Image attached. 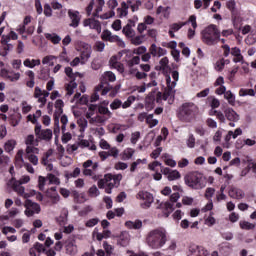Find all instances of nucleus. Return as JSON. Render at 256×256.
<instances>
[{"label":"nucleus","instance_id":"1","mask_svg":"<svg viewBox=\"0 0 256 256\" xmlns=\"http://www.w3.org/2000/svg\"><path fill=\"white\" fill-rule=\"evenodd\" d=\"M165 79L166 88L164 89V93L154 89L147 95L145 99V106L147 111L155 109V102L161 103V101H167L169 97H175V87H177V83L171 82V77Z\"/></svg>","mask_w":256,"mask_h":256},{"label":"nucleus","instance_id":"2","mask_svg":"<svg viewBox=\"0 0 256 256\" xmlns=\"http://www.w3.org/2000/svg\"><path fill=\"white\" fill-rule=\"evenodd\" d=\"M145 243L150 249H161L167 243V230L156 228L147 233Z\"/></svg>","mask_w":256,"mask_h":256},{"label":"nucleus","instance_id":"3","mask_svg":"<svg viewBox=\"0 0 256 256\" xmlns=\"http://www.w3.org/2000/svg\"><path fill=\"white\" fill-rule=\"evenodd\" d=\"M184 183L187 185V187H189V189L199 191L207 187V178L203 175V173L193 171L184 176Z\"/></svg>","mask_w":256,"mask_h":256},{"label":"nucleus","instance_id":"4","mask_svg":"<svg viewBox=\"0 0 256 256\" xmlns=\"http://www.w3.org/2000/svg\"><path fill=\"white\" fill-rule=\"evenodd\" d=\"M201 39L205 45H215L219 39H221V32L217 28V25L210 24L201 32Z\"/></svg>","mask_w":256,"mask_h":256},{"label":"nucleus","instance_id":"5","mask_svg":"<svg viewBox=\"0 0 256 256\" xmlns=\"http://www.w3.org/2000/svg\"><path fill=\"white\" fill-rule=\"evenodd\" d=\"M199 108L193 102H186L180 107L178 117L181 121L189 123L196 117Z\"/></svg>","mask_w":256,"mask_h":256},{"label":"nucleus","instance_id":"6","mask_svg":"<svg viewBox=\"0 0 256 256\" xmlns=\"http://www.w3.org/2000/svg\"><path fill=\"white\" fill-rule=\"evenodd\" d=\"M210 115H215L220 123H226V121H239V114L233 110V108L226 107L222 111L214 110L210 113Z\"/></svg>","mask_w":256,"mask_h":256},{"label":"nucleus","instance_id":"7","mask_svg":"<svg viewBox=\"0 0 256 256\" xmlns=\"http://www.w3.org/2000/svg\"><path fill=\"white\" fill-rule=\"evenodd\" d=\"M116 79L115 73L111 71L105 72L100 78V85L96 86V91H101V95H107L113 89L109 83H114Z\"/></svg>","mask_w":256,"mask_h":256},{"label":"nucleus","instance_id":"8","mask_svg":"<svg viewBox=\"0 0 256 256\" xmlns=\"http://www.w3.org/2000/svg\"><path fill=\"white\" fill-rule=\"evenodd\" d=\"M181 197V195L179 194V192H175L172 195H170V202H162L159 205V209H162V213L164 215V217H169V215L172 214L173 211H175V208L173 207V203H177V201H179V198Z\"/></svg>","mask_w":256,"mask_h":256},{"label":"nucleus","instance_id":"9","mask_svg":"<svg viewBox=\"0 0 256 256\" xmlns=\"http://www.w3.org/2000/svg\"><path fill=\"white\" fill-rule=\"evenodd\" d=\"M34 133H35L37 139H40V141H51L53 139V130L52 129H42L41 124L35 125Z\"/></svg>","mask_w":256,"mask_h":256},{"label":"nucleus","instance_id":"10","mask_svg":"<svg viewBox=\"0 0 256 256\" xmlns=\"http://www.w3.org/2000/svg\"><path fill=\"white\" fill-rule=\"evenodd\" d=\"M156 71H160L164 75L165 79L171 77V67L169 66V58L163 57L159 61V65L155 66Z\"/></svg>","mask_w":256,"mask_h":256},{"label":"nucleus","instance_id":"11","mask_svg":"<svg viewBox=\"0 0 256 256\" xmlns=\"http://www.w3.org/2000/svg\"><path fill=\"white\" fill-rule=\"evenodd\" d=\"M25 216L33 217L35 213H41V206L38 203H35L29 199L25 201Z\"/></svg>","mask_w":256,"mask_h":256},{"label":"nucleus","instance_id":"12","mask_svg":"<svg viewBox=\"0 0 256 256\" xmlns=\"http://www.w3.org/2000/svg\"><path fill=\"white\" fill-rule=\"evenodd\" d=\"M136 197L137 199H141L142 201H145L144 203L141 204L142 209H149V207H151L154 201L153 194L147 191L138 192Z\"/></svg>","mask_w":256,"mask_h":256},{"label":"nucleus","instance_id":"13","mask_svg":"<svg viewBox=\"0 0 256 256\" xmlns=\"http://www.w3.org/2000/svg\"><path fill=\"white\" fill-rule=\"evenodd\" d=\"M101 39L102 41H106L108 43H117L120 47L121 45L125 47V43L121 41V38H119L117 35H113V33H111V31H109L108 29L103 30L101 34Z\"/></svg>","mask_w":256,"mask_h":256},{"label":"nucleus","instance_id":"14","mask_svg":"<svg viewBox=\"0 0 256 256\" xmlns=\"http://www.w3.org/2000/svg\"><path fill=\"white\" fill-rule=\"evenodd\" d=\"M64 247L67 255H77V241L75 238L69 237L64 242Z\"/></svg>","mask_w":256,"mask_h":256},{"label":"nucleus","instance_id":"15","mask_svg":"<svg viewBox=\"0 0 256 256\" xmlns=\"http://www.w3.org/2000/svg\"><path fill=\"white\" fill-rule=\"evenodd\" d=\"M68 17L71 20L70 27L77 29L79 23H81V16H79V11L68 10Z\"/></svg>","mask_w":256,"mask_h":256},{"label":"nucleus","instance_id":"16","mask_svg":"<svg viewBox=\"0 0 256 256\" xmlns=\"http://www.w3.org/2000/svg\"><path fill=\"white\" fill-rule=\"evenodd\" d=\"M83 25L84 27L94 29L97 33H101V22H99V20H95V18L85 19Z\"/></svg>","mask_w":256,"mask_h":256},{"label":"nucleus","instance_id":"17","mask_svg":"<svg viewBox=\"0 0 256 256\" xmlns=\"http://www.w3.org/2000/svg\"><path fill=\"white\" fill-rule=\"evenodd\" d=\"M92 53H93V49L91 48V45L85 44L80 54L82 65H84V63H87V61H89Z\"/></svg>","mask_w":256,"mask_h":256},{"label":"nucleus","instance_id":"18","mask_svg":"<svg viewBox=\"0 0 256 256\" xmlns=\"http://www.w3.org/2000/svg\"><path fill=\"white\" fill-rule=\"evenodd\" d=\"M118 5H119V2H117V0H109L107 2V6L109 9H111V11L109 12V14L106 13L100 16V19H111V17H115L114 9H116Z\"/></svg>","mask_w":256,"mask_h":256},{"label":"nucleus","instance_id":"19","mask_svg":"<svg viewBox=\"0 0 256 256\" xmlns=\"http://www.w3.org/2000/svg\"><path fill=\"white\" fill-rule=\"evenodd\" d=\"M109 63L112 69H117L119 73H125V66L123 63L117 61V56H112Z\"/></svg>","mask_w":256,"mask_h":256},{"label":"nucleus","instance_id":"20","mask_svg":"<svg viewBox=\"0 0 256 256\" xmlns=\"http://www.w3.org/2000/svg\"><path fill=\"white\" fill-rule=\"evenodd\" d=\"M188 21L193 27L188 29V39H193L195 37V29H197V16L191 15Z\"/></svg>","mask_w":256,"mask_h":256},{"label":"nucleus","instance_id":"21","mask_svg":"<svg viewBox=\"0 0 256 256\" xmlns=\"http://www.w3.org/2000/svg\"><path fill=\"white\" fill-rule=\"evenodd\" d=\"M11 72L7 69H2L0 72V76L3 77L4 79H9V81H19L21 79V74L19 73H14L13 76L10 75Z\"/></svg>","mask_w":256,"mask_h":256},{"label":"nucleus","instance_id":"22","mask_svg":"<svg viewBox=\"0 0 256 256\" xmlns=\"http://www.w3.org/2000/svg\"><path fill=\"white\" fill-rule=\"evenodd\" d=\"M189 253L191 255H195V253H198V255H209V251H207L205 248L201 246H197L195 244H192L189 246Z\"/></svg>","mask_w":256,"mask_h":256},{"label":"nucleus","instance_id":"23","mask_svg":"<svg viewBox=\"0 0 256 256\" xmlns=\"http://www.w3.org/2000/svg\"><path fill=\"white\" fill-rule=\"evenodd\" d=\"M46 196L49 197V199H52V203H59V193H57V188L56 187H51L50 189L47 190Z\"/></svg>","mask_w":256,"mask_h":256},{"label":"nucleus","instance_id":"24","mask_svg":"<svg viewBox=\"0 0 256 256\" xmlns=\"http://www.w3.org/2000/svg\"><path fill=\"white\" fill-rule=\"evenodd\" d=\"M228 195L231 197V199H243V197H245L243 190L238 188H231L228 192Z\"/></svg>","mask_w":256,"mask_h":256},{"label":"nucleus","instance_id":"25","mask_svg":"<svg viewBox=\"0 0 256 256\" xmlns=\"http://www.w3.org/2000/svg\"><path fill=\"white\" fill-rule=\"evenodd\" d=\"M117 13L120 19L123 17H127V15H129V4H127L126 2H122L121 7L117 8Z\"/></svg>","mask_w":256,"mask_h":256},{"label":"nucleus","instance_id":"26","mask_svg":"<svg viewBox=\"0 0 256 256\" xmlns=\"http://www.w3.org/2000/svg\"><path fill=\"white\" fill-rule=\"evenodd\" d=\"M125 226L128 229H141L143 227V222L141 220H135L133 221H126Z\"/></svg>","mask_w":256,"mask_h":256},{"label":"nucleus","instance_id":"27","mask_svg":"<svg viewBox=\"0 0 256 256\" xmlns=\"http://www.w3.org/2000/svg\"><path fill=\"white\" fill-rule=\"evenodd\" d=\"M65 89L67 91V95L71 97V95L75 93V89H77V82H75V80H70V82L65 85Z\"/></svg>","mask_w":256,"mask_h":256},{"label":"nucleus","instance_id":"28","mask_svg":"<svg viewBox=\"0 0 256 256\" xmlns=\"http://www.w3.org/2000/svg\"><path fill=\"white\" fill-rule=\"evenodd\" d=\"M41 65V60L39 59H29L27 58L26 60H24V67H28L29 69H33L34 67H37Z\"/></svg>","mask_w":256,"mask_h":256},{"label":"nucleus","instance_id":"29","mask_svg":"<svg viewBox=\"0 0 256 256\" xmlns=\"http://www.w3.org/2000/svg\"><path fill=\"white\" fill-rule=\"evenodd\" d=\"M45 37L48 41H51V43H53V45H59V43H61V38L59 35L53 33H46Z\"/></svg>","mask_w":256,"mask_h":256},{"label":"nucleus","instance_id":"30","mask_svg":"<svg viewBox=\"0 0 256 256\" xmlns=\"http://www.w3.org/2000/svg\"><path fill=\"white\" fill-rule=\"evenodd\" d=\"M122 33L128 38L131 39V37H135V30L131 27V24H127L123 27Z\"/></svg>","mask_w":256,"mask_h":256},{"label":"nucleus","instance_id":"31","mask_svg":"<svg viewBox=\"0 0 256 256\" xmlns=\"http://www.w3.org/2000/svg\"><path fill=\"white\" fill-rule=\"evenodd\" d=\"M207 101L211 107V109H218V107H220L221 102L219 101V99L215 98V96H209L207 98Z\"/></svg>","mask_w":256,"mask_h":256},{"label":"nucleus","instance_id":"32","mask_svg":"<svg viewBox=\"0 0 256 256\" xmlns=\"http://www.w3.org/2000/svg\"><path fill=\"white\" fill-rule=\"evenodd\" d=\"M133 155H135V149L127 148L123 151L122 160L129 161V159H131V157H133Z\"/></svg>","mask_w":256,"mask_h":256},{"label":"nucleus","instance_id":"33","mask_svg":"<svg viewBox=\"0 0 256 256\" xmlns=\"http://www.w3.org/2000/svg\"><path fill=\"white\" fill-rule=\"evenodd\" d=\"M146 123L150 129H153V127H157V125H159V120L153 119V114H149L146 118Z\"/></svg>","mask_w":256,"mask_h":256},{"label":"nucleus","instance_id":"34","mask_svg":"<svg viewBox=\"0 0 256 256\" xmlns=\"http://www.w3.org/2000/svg\"><path fill=\"white\" fill-rule=\"evenodd\" d=\"M239 95H240V97H247V95H249L250 97H255V90L241 88L239 90Z\"/></svg>","mask_w":256,"mask_h":256},{"label":"nucleus","instance_id":"35","mask_svg":"<svg viewBox=\"0 0 256 256\" xmlns=\"http://www.w3.org/2000/svg\"><path fill=\"white\" fill-rule=\"evenodd\" d=\"M130 39L132 45H141L145 41V35L132 36Z\"/></svg>","mask_w":256,"mask_h":256},{"label":"nucleus","instance_id":"36","mask_svg":"<svg viewBox=\"0 0 256 256\" xmlns=\"http://www.w3.org/2000/svg\"><path fill=\"white\" fill-rule=\"evenodd\" d=\"M53 155V149H49L47 152H45L41 158V165L47 166V163H49V157Z\"/></svg>","mask_w":256,"mask_h":256},{"label":"nucleus","instance_id":"37","mask_svg":"<svg viewBox=\"0 0 256 256\" xmlns=\"http://www.w3.org/2000/svg\"><path fill=\"white\" fill-rule=\"evenodd\" d=\"M13 191L18 193V195H24L25 194V187L21 185V182H15L13 184Z\"/></svg>","mask_w":256,"mask_h":256},{"label":"nucleus","instance_id":"38","mask_svg":"<svg viewBox=\"0 0 256 256\" xmlns=\"http://www.w3.org/2000/svg\"><path fill=\"white\" fill-rule=\"evenodd\" d=\"M224 99H227L230 105H235V95L231 90L224 92Z\"/></svg>","mask_w":256,"mask_h":256},{"label":"nucleus","instance_id":"39","mask_svg":"<svg viewBox=\"0 0 256 256\" xmlns=\"http://www.w3.org/2000/svg\"><path fill=\"white\" fill-rule=\"evenodd\" d=\"M15 145H17V142H15V140H8L4 146L6 153H11V151L15 149Z\"/></svg>","mask_w":256,"mask_h":256},{"label":"nucleus","instance_id":"40","mask_svg":"<svg viewBox=\"0 0 256 256\" xmlns=\"http://www.w3.org/2000/svg\"><path fill=\"white\" fill-rule=\"evenodd\" d=\"M65 74L67 75V77H69L70 81H75V77L81 75L78 72L73 73V68L71 67L65 68Z\"/></svg>","mask_w":256,"mask_h":256},{"label":"nucleus","instance_id":"41","mask_svg":"<svg viewBox=\"0 0 256 256\" xmlns=\"http://www.w3.org/2000/svg\"><path fill=\"white\" fill-rule=\"evenodd\" d=\"M231 17H232L233 26L235 27V29H239V23H241V17L239 16V14H237V12H233L231 14Z\"/></svg>","mask_w":256,"mask_h":256},{"label":"nucleus","instance_id":"42","mask_svg":"<svg viewBox=\"0 0 256 256\" xmlns=\"http://www.w3.org/2000/svg\"><path fill=\"white\" fill-rule=\"evenodd\" d=\"M185 25H187V22L173 23L170 25V31H174V33H177V31L185 27Z\"/></svg>","mask_w":256,"mask_h":256},{"label":"nucleus","instance_id":"43","mask_svg":"<svg viewBox=\"0 0 256 256\" xmlns=\"http://www.w3.org/2000/svg\"><path fill=\"white\" fill-rule=\"evenodd\" d=\"M240 227L242 229H244L245 231H251V230L255 229V224L247 222V221H241Z\"/></svg>","mask_w":256,"mask_h":256},{"label":"nucleus","instance_id":"44","mask_svg":"<svg viewBox=\"0 0 256 256\" xmlns=\"http://www.w3.org/2000/svg\"><path fill=\"white\" fill-rule=\"evenodd\" d=\"M177 179H181V173L177 170H171L170 174L168 175V181H175Z\"/></svg>","mask_w":256,"mask_h":256},{"label":"nucleus","instance_id":"45","mask_svg":"<svg viewBox=\"0 0 256 256\" xmlns=\"http://www.w3.org/2000/svg\"><path fill=\"white\" fill-rule=\"evenodd\" d=\"M106 185H109V183H113L114 187L117 185V176L112 174H106L105 175Z\"/></svg>","mask_w":256,"mask_h":256},{"label":"nucleus","instance_id":"46","mask_svg":"<svg viewBox=\"0 0 256 256\" xmlns=\"http://www.w3.org/2000/svg\"><path fill=\"white\" fill-rule=\"evenodd\" d=\"M15 161H16V165H19L20 167L23 163H25V160L23 159V150H19L17 152Z\"/></svg>","mask_w":256,"mask_h":256},{"label":"nucleus","instance_id":"47","mask_svg":"<svg viewBox=\"0 0 256 256\" xmlns=\"http://www.w3.org/2000/svg\"><path fill=\"white\" fill-rule=\"evenodd\" d=\"M94 51H98L99 53H103V51H105V42L97 41L94 44Z\"/></svg>","mask_w":256,"mask_h":256},{"label":"nucleus","instance_id":"48","mask_svg":"<svg viewBox=\"0 0 256 256\" xmlns=\"http://www.w3.org/2000/svg\"><path fill=\"white\" fill-rule=\"evenodd\" d=\"M213 195H215V188L208 187L205 190V194H204L205 199H207V201H211V198L213 197Z\"/></svg>","mask_w":256,"mask_h":256},{"label":"nucleus","instance_id":"49","mask_svg":"<svg viewBox=\"0 0 256 256\" xmlns=\"http://www.w3.org/2000/svg\"><path fill=\"white\" fill-rule=\"evenodd\" d=\"M98 113H100V115H107V117H111L113 115V113L109 111V108L105 106H98Z\"/></svg>","mask_w":256,"mask_h":256},{"label":"nucleus","instance_id":"50","mask_svg":"<svg viewBox=\"0 0 256 256\" xmlns=\"http://www.w3.org/2000/svg\"><path fill=\"white\" fill-rule=\"evenodd\" d=\"M81 175V169L80 168H75L73 172L66 173L65 177L66 179H72V177H79Z\"/></svg>","mask_w":256,"mask_h":256},{"label":"nucleus","instance_id":"51","mask_svg":"<svg viewBox=\"0 0 256 256\" xmlns=\"http://www.w3.org/2000/svg\"><path fill=\"white\" fill-rule=\"evenodd\" d=\"M139 139H141V132L136 131L131 134L130 141H131L132 145H137V141H139Z\"/></svg>","mask_w":256,"mask_h":256},{"label":"nucleus","instance_id":"52","mask_svg":"<svg viewBox=\"0 0 256 256\" xmlns=\"http://www.w3.org/2000/svg\"><path fill=\"white\" fill-rule=\"evenodd\" d=\"M123 105V102L119 99H114V101L110 104V108L115 111L117 109H120Z\"/></svg>","mask_w":256,"mask_h":256},{"label":"nucleus","instance_id":"53","mask_svg":"<svg viewBox=\"0 0 256 256\" xmlns=\"http://www.w3.org/2000/svg\"><path fill=\"white\" fill-rule=\"evenodd\" d=\"M236 3H235V0H229L227 3H226V7L227 9L232 13H237V10L235 9L236 7Z\"/></svg>","mask_w":256,"mask_h":256},{"label":"nucleus","instance_id":"54","mask_svg":"<svg viewBox=\"0 0 256 256\" xmlns=\"http://www.w3.org/2000/svg\"><path fill=\"white\" fill-rule=\"evenodd\" d=\"M215 223V217H213V212H211L210 215L205 219V225H207L208 227H213Z\"/></svg>","mask_w":256,"mask_h":256},{"label":"nucleus","instance_id":"55","mask_svg":"<svg viewBox=\"0 0 256 256\" xmlns=\"http://www.w3.org/2000/svg\"><path fill=\"white\" fill-rule=\"evenodd\" d=\"M135 101V96H129L127 98V101H125L122 104V109H128V107H131V105H133V102Z\"/></svg>","mask_w":256,"mask_h":256},{"label":"nucleus","instance_id":"56","mask_svg":"<svg viewBox=\"0 0 256 256\" xmlns=\"http://www.w3.org/2000/svg\"><path fill=\"white\" fill-rule=\"evenodd\" d=\"M139 63H141V58L139 56H134L127 62V65L128 67H133L134 65H139Z\"/></svg>","mask_w":256,"mask_h":256},{"label":"nucleus","instance_id":"57","mask_svg":"<svg viewBox=\"0 0 256 256\" xmlns=\"http://www.w3.org/2000/svg\"><path fill=\"white\" fill-rule=\"evenodd\" d=\"M45 183H47V178L43 176H39L38 178V187L40 191H43L45 189Z\"/></svg>","mask_w":256,"mask_h":256},{"label":"nucleus","instance_id":"58","mask_svg":"<svg viewBox=\"0 0 256 256\" xmlns=\"http://www.w3.org/2000/svg\"><path fill=\"white\" fill-rule=\"evenodd\" d=\"M108 154L109 157H114V159H117V157H119V149H117V147H110Z\"/></svg>","mask_w":256,"mask_h":256},{"label":"nucleus","instance_id":"59","mask_svg":"<svg viewBox=\"0 0 256 256\" xmlns=\"http://www.w3.org/2000/svg\"><path fill=\"white\" fill-rule=\"evenodd\" d=\"M127 167H129V165H127V163L118 162L115 164L114 169H116V171H125V169H127Z\"/></svg>","mask_w":256,"mask_h":256},{"label":"nucleus","instance_id":"60","mask_svg":"<svg viewBox=\"0 0 256 256\" xmlns=\"http://www.w3.org/2000/svg\"><path fill=\"white\" fill-rule=\"evenodd\" d=\"M63 115V108H56V111L54 112V123H59V117Z\"/></svg>","mask_w":256,"mask_h":256},{"label":"nucleus","instance_id":"61","mask_svg":"<svg viewBox=\"0 0 256 256\" xmlns=\"http://www.w3.org/2000/svg\"><path fill=\"white\" fill-rule=\"evenodd\" d=\"M149 54H150V56L152 55V57H158L157 44H151V46L149 48Z\"/></svg>","mask_w":256,"mask_h":256},{"label":"nucleus","instance_id":"62","mask_svg":"<svg viewBox=\"0 0 256 256\" xmlns=\"http://www.w3.org/2000/svg\"><path fill=\"white\" fill-rule=\"evenodd\" d=\"M28 160L32 165H39V158L35 154H29Z\"/></svg>","mask_w":256,"mask_h":256},{"label":"nucleus","instance_id":"63","mask_svg":"<svg viewBox=\"0 0 256 256\" xmlns=\"http://www.w3.org/2000/svg\"><path fill=\"white\" fill-rule=\"evenodd\" d=\"M99 223V218H92L90 220H88L85 225L86 227H95V225H97Z\"/></svg>","mask_w":256,"mask_h":256},{"label":"nucleus","instance_id":"64","mask_svg":"<svg viewBox=\"0 0 256 256\" xmlns=\"http://www.w3.org/2000/svg\"><path fill=\"white\" fill-rule=\"evenodd\" d=\"M7 163H9V157L0 156V169H3V167H6Z\"/></svg>","mask_w":256,"mask_h":256}]
</instances>
